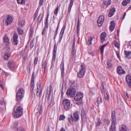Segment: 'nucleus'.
Here are the masks:
<instances>
[{"label": "nucleus", "instance_id": "nucleus-43", "mask_svg": "<svg viewBox=\"0 0 131 131\" xmlns=\"http://www.w3.org/2000/svg\"><path fill=\"white\" fill-rule=\"evenodd\" d=\"M74 1V0H70L69 5L68 8H69L70 9H71V7L73 4Z\"/></svg>", "mask_w": 131, "mask_h": 131}, {"label": "nucleus", "instance_id": "nucleus-14", "mask_svg": "<svg viewBox=\"0 0 131 131\" xmlns=\"http://www.w3.org/2000/svg\"><path fill=\"white\" fill-rule=\"evenodd\" d=\"M3 42L6 46H8L9 43V39L8 37L6 35L3 37Z\"/></svg>", "mask_w": 131, "mask_h": 131}, {"label": "nucleus", "instance_id": "nucleus-10", "mask_svg": "<svg viewBox=\"0 0 131 131\" xmlns=\"http://www.w3.org/2000/svg\"><path fill=\"white\" fill-rule=\"evenodd\" d=\"M104 20V17L103 15H101L97 19V22L98 26H101L102 25Z\"/></svg>", "mask_w": 131, "mask_h": 131}, {"label": "nucleus", "instance_id": "nucleus-7", "mask_svg": "<svg viewBox=\"0 0 131 131\" xmlns=\"http://www.w3.org/2000/svg\"><path fill=\"white\" fill-rule=\"evenodd\" d=\"M13 21V18L9 15H7L5 17L4 22L5 21V23L6 25L10 24Z\"/></svg>", "mask_w": 131, "mask_h": 131}, {"label": "nucleus", "instance_id": "nucleus-44", "mask_svg": "<svg viewBox=\"0 0 131 131\" xmlns=\"http://www.w3.org/2000/svg\"><path fill=\"white\" fill-rule=\"evenodd\" d=\"M34 72H33L32 74V76L31 78V82H34Z\"/></svg>", "mask_w": 131, "mask_h": 131}, {"label": "nucleus", "instance_id": "nucleus-2", "mask_svg": "<svg viewBox=\"0 0 131 131\" xmlns=\"http://www.w3.org/2000/svg\"><path fill=\"white\" fill-rule=\"evenodd\" d=\"M86 68V66L84 64L82 63L81 64L77 73V75L79 78H82L84 75Z\"/></svg>", "mask_w": 131, "mask_h": 131}, {"label": "nucleus", "instance_id": "nucleus-24", "mask_svg": "<svg viewBox=\"0 0 131 131\" xmlns=\"http://www.w3.org/2000/svg\"><path fill=\"white\" fill-rule=\"evenodd\" d=\"M7 65L10 69H11L14 67V63L13 61H10L8 62Z\"/></svg>", "mask_w": 131, "mask_h": 131}, {"label": "nucleus", "instance_id": "nucleus-29", "mask_svg": "<svg viewBox=\"0 0 131 131\" xmlns=\"http://www.w3.org/2000/svg\"><path fill=\"white\" fill-rule=\"evenodd\" d=\"M57 49V47L56 44L54 45L53 49V57H55L56 56V53Z\"/></svg>", "mask_w": 131, "mask_h": 131}, {"label": "nucleus", "instance_id": "nucleus-55", "mask_svg": "<svg viewBox=\"0 0 131 131\" xmlns=\"http://www.w3.org/2000/svg\"><path fill=\"white\" fill-rule=\"evenodd\" d=\"M114 42L115 43V46L117 48L119 47V46L118 42L117 41H116L115 40Z\"/></svg>", "mask_w": 131, "mask_h": 131}, {"label": "nucleus", "instance_id": "nucleus-35", "mask_svg": "<svg viewBox=\"0 0 131 131\" xmlns=\"http://www.w3.org/2000/svg\"><path fill=\"white\" fill-rule=\"evenodd\" d=\"M34 82H31L30 91L32 93H33L34 92L33 91V89L34 88Z\"/></svg>", "mask_w": 131, "mask_h": 131}, {"label": "nucleus", "instance_id": "nucleus-61", "mask_svg": "<svg viewBox=\"0 0 131 131\" xmlns=\"http://www.w3.org/2000/svg\"><path fill=\"white\" fill-rule=\"evenodd\" d=\"M3 74L5 75V77H7V76L8 74L7 72L4 71L3 72Z\"/></svg>", "mask_w": 131, "mask_h": 131}, {"label": "nucleus", "instance_id": "nucleus-41", "mask_svg": "<svg viewBox=\"0 0 131 131\" xmlns=\"http://www.w3.org/2000/svg\"><path fill=\"white\" fill-rule=\"evenodd\" d=\"M17 3L19 4H24L25 3V0H16Z\"/></svg>", "mask_w": 131, "mask_h": 131}, {"label": "nucleus", "instance_id": "nucleus-17", "mask_svg": "<svg viewBox=\"0 0 131 131\" xmlns=\"http://www.w3.org/2000/svg\"><path fill=\"white\" fill-rule=\"evenodd\" d=\"M73 118L75 122L77 121L79 119V116L78 113L77 111H76L73 113Z\"/></svg>", "mask_w": 131, "mask_h": 131}, {"label": "nucleus", "instance_id": "nucleus-25", "mask_svg": "<svg viewBox=\"0 0 131 131\" xmlns=\"http://www.w3.org/2000/svg\"><path fill=\"white\" fill-rule=\"evenodd\" d=\"M111 25L110 27V30L112 31L115 28V25L114 21H112L111 22Z\"/></svg>", "mask_w": 131, "mask_h": 131}, {"label": "nucleus", "instance_id": "nucleus-38", "mask_svg": "<svg viewBox=\"0 0 131 131\" xmlns=\"http://www.w3.org/2000/svg\"><path fill=\"white\" fill-rule=\"evenodd\" d=\"M104 122L105 125L107 126H108L110 123V122L109 120L107 119H105Z\"/></svg>", "mask_w": 131, "mask_h": 131}, {"label": "nucleus", "instance_id": "nucleus-54", "mask_svg": "<svg viewBox=\"0 0 131 131\" xmlns=\"http://www.w3.org/2000/svg\"><path fill=\"white\" fill-rule=\"evenodd\" d=\"M59 9V6H57V7L55 9L54 12V14H58V10Z\"/></svg>", "mask_w": 131, "mask_h": 131}, {"label": "nucleus", "instance_id": "nucleus-4", "mask_svg": "<svg viewBox=\"0 0 131 131\" xmlns=\"http://www.w3.org/2000/svg\"><path fill=\"white\" fill-rule=\"evenodd\" d=\"M52 87V85L51 84H50L49 85V89L48 88L47 89V93L46 95V100L47 101L48 103L49 104L51 103L50 102H49V100L51 95Z\"/></svg>", "mask_w": 131, "mask_h": 131}, {"label": "nucleus", "instance_id": "nucleus-62", "mask_svg": "<svg viewBox=\"0 0 131 131\" xmlns=\"http://www.w3.org/2000/svg\"><path fill=\"white\" fill-rule=\"evenodd\" d=\"M104 48H103V47H101V53H102L103 52Z\"/></svg>", "mask_w": 131, "mask_h": 131}, {"label": "nucleus", "instance_id": "nucleus-20", "mask_svg": "<svg viewBox=\"0 0 131 131\" xmlns=\"http://www.w3.org/2000/svg\"><path fill=\"white\" fill-rule=\"evenodd\" d=\"M116 112L113 111L112 112L111 114L112 122L117 123L115 118Z\"/></svg>", "mask_w": 131, "mask_h": 131}, {"label": "nucleus", "instance_id": "nucleus-21", "mask_svg": "<svg viewBox=\"0 0 131 131\" xmlns=\"http://www.w3.org/2000/svg\"><path fill=\"white\" fill-rule=\"evenodd\" d=\"M116 123H117L112 122L110 131H116L115 125Z\"/></svg>", "mask_w": 131, "mask_h": 131}, {"label": "nucleus", "instance_id": "nucleus-36", "mask_svg": "<svg viewBox=\"0 0 131 131\" xmlns=\"http://www.w3.org/2000/svg\"><path fill=\"white\" fill-rule=\"evenodd\" d=\"M102 102V100L101 96H100L98 98L97 102L98 104H100Z\"/></svg>", "mask_w": 131, "mask_h": 131}, {"label": "nucleus", "instance_id": "nucleus-30", "mask_svg": "<svg viewBox=\"0 0 131 131\" xmlns=\"http://www.w3.org/2000/svg\"><path fill=\"white\" fill-rule=\"evenodd\" d=\"M124 52L126 57L129 56L131 54V51L130 50L127 51L126 50L124 51Z\"/></svg>", "mask_w": 131, "mask_h": 131}, {"label": "nucleus", "instance_id": "nucleus-12", "mask_svg": "<svg viewBox=\"0 0 131 131\" xmlns=\"http://www.w3.org/2000/svg\"><path fill=\"white\" fill-rule=\"evenodd\" d=\"M66 27V26L65 25H64L61 29L60 32L59 38V41L60 42H61L62 38Z\"/></svg>", "mask_w": 131, "mask_h": 131}, {"label": "nucleus", "instance_id": "nucleus-59", "mask_svg": "<svg viewBox=\"0 0 131 131\" xmlns=\"http://www.w3.org/2000/svg\"><path fill=\"white\" fill-rule=\"evenodd\" d=\"M38 60V58H35L34 61V64L35 65L37 64Z\"/></svg>", "mask_w": 131, "mask_h": 131}, {"label": "nucleus", "instance_id": "nucleus-49", "mask_svg": "<svg viewBox=\"0 0 131 131\" xmlns=\"http://www.w3.org/2000/svg\"><path fill=\"white\" fill-rule=\"evenodd\" d=\"M104 97L107 100H108L109 99V95L108 94V93H106L105 94Z\"/></svg>", "mask_w": 131, "mask_h": 131}, {"label": "nucleus", "instance_id": "nucleus-22", "mask_svg": "<svg viewBox=\"0 0 131 131\" xmlns=\"http://www.w3.org/2000/svg\"><path fill=\"white\" fill-rule=\"evenodd\" d=\"M106 36V34L105 32L102 33L101 35V42L103 43L104 41L105 40V38Z\"/></svg>", "mask_w": 131, "mask_h": 131}, {"label": "nucleus", "instance_id": "nucleus-33", "mask_svg": "<svg viewBox=\"0 0 131 131\" xmlns=\"http://www.w3.org/2000/svg\"><path fill=\"white\" fill-rule=\"evenodd\" d=\"M17 30L18 33L20 35H22L24 33V31L23 30L20 28V27H18Z\"/></svg>", "mask_w": 131, "mask_h": 131}, {"label": "nucleus", "instance_id": "nucleus-1", "mask_svg": "<svg viewBox=\"0 0 131 131\" xmlns=\"http://www.w3.org/2000/svg\"><path fill=\"white\" fill-rule=\"evenodd\" d=\"M13 115L15 118L20 117L22 115L23 111V108L20 106L15 107L14 110Z\"/></svg>", "mask_w": 131, "mask_h": 131}, {"label": "nucleus", "instance_id": "nucleus-39", "mask_svg": "<svg viewBox=\"0 0 131 131\" xmlns=\"http://www.w3.org/2000/svg\"><path fill=\"white\" fill-rule=\"evenodd\" d=\"M93 38L92 37H90L88 39V42H87V44L88 45H91L92 44V41Z\"/></svg>", "mask_w": 131, "mask_h": 131}, {"label": "nucleus", "instance_id": "nucleus-52", "mask_svg": "<svg viewBox=\"0 0 131 131\" xmlns=\"http://www.w3.org/2000/svg\"><path fill=\"white\" fill-rule=\"evenodd\" d=\"M46 28H46V27H44V28L43 29L42 31V35H45V32L46 30Z\"/></svg>", "mask_w": 131, "mask_h": 131}, {"label": "nucleus", "instance_id": "nucleus-6", "mask_svg": "<svg viewBox=\"0 0 131 131\" xmlns=\"http://www.w3.org/2000/svg\"><path fill=\"white\" fill-rule=\"evenodd\" d=\"M75 89L76 88L74 87L68 89L66 92L67 95L70 97H73L76 93Z\"/></svg>", "mask_w": 131, "mask_h": 131}, {"label": "nucleus", "instance_id": "nucleus-56", "mask_svg": "<svg viewBox=\"0 0 131 131\" xmlns=\"http://www.w3.org/2000/svg\"><path fill=\"white\" fill-rule=\"evenodd\" d=\"M18 121L15 122L14 123V127L15 128L18 125Z\"/></svg>", "mask_w": 131, "mask_h": 131}, {"label": "nucleus", "instance_id": "nucleus-9", "mask_svg": "<svg viewBox=\"0 0 131 131\" xmlns=\"http://www.w3.org/2000/svg\"><path fill=\"white\" fill-rule=\"evenodd\" d=\"M83 96V93L81 92H78L75 96L74 99L76 101H79L82 100Z\"/></svg>", "mask_w": 131, "mask_h": 131}, {"label": "nucleus", "instance_id": "nucleus-42", "mask_svg": "<svg viewBox=\"0 0 131 131\" xmlns=\"http://www.w3.org/2000/svg\"><path fill=\"white\" fill-rule=\"evenodd\" d=\"M64 61L63 60L62 61L61 66H60V67H61V70H62V71L63 70H64Z\"/></svg>", "mask_w": 131, "mask_h": 131}, {"label": "nucleus", "instance_id": "nucleus-28", "mask_svg": "<svg viewBox=\"0 0 131 131\" xmlns=\"http://www.w3.org/2000/svg\"><path fill=\"white\" fill-rule=\"evenodd\" d=\"M112 61V59L111 58L109 59L107 62V66L108 68H110L112 67V64L111 62Z\"/></svg>", "mask_w": 131, "mask_h": 131}, {"label": "nucleus", "instance_id": "nucleus-58", "mask_svg": "<svg viewBox=\"0 0 131 131\" xmlns=\"http://www.w3.org/2000/svg\"><path fill=\"white\" fill-rule=\"evenodd\" d=\"M43 0H40L39 2V5L41 6L43 4Z\"/></svg>", "mask_w": 131, "mask_h": 131}, {"label": "nucleus", "instance_id": "nucleus-5", "mask_svg": "<svg viewBox=\"0 0 131 131\" xmlns=\"http://www.w3.org/2000/svg\"><path fill=\"white\" fill-rule=\"evenodd\" d=\"M63 105L64 109L66 110H67L70 108V102L69 100L64 99L63 101Z\"/></svg>", "mask_w": 131, "mask_h": 131}, {"label": "nucleus", "instance_id": "nucleus-18", "mask_svg": "<svg viewBox=\"0 0 131 131\" xmlns=\"http://www.w3.org/2000/svg\"><path fill=\"white\" fill-rule=\"evenodd\" d=\"M126 79L129 86L131 88V76L129 75H127L126 77Z\"/></svg>", "mask_w": 131, "mask_h": 131}, {"label": "nucleus", "instance_id": "nucleus-64", "mask_svg": "<svg viewBox=\"0 0 131 131\" xmlns=\"http://www.w3.org/2000/svg\"><path fill=\"white\" fill-rule=\"evenodd\" d=\"M128 45L130 46H131V41L129 42Z\"/></svg>", "mask_w": 131, "mask_h": 131}, {"label": "nucleus", "instance_id": "nucleus-50", "mask_svg": "<svg viewBox=\"0 0 131 131\" xmlns=\"http://www.w3.org/2000/svg\"><path fill=\"white\" fill-rule=\"evenodd\" d=\"M17 131H25V130L23 128L19 127L17 129Z\"/></svg>", "mask_w": 131, "mask_h": 131}, {"label": "nucleus", "instance_id": "nucleus-57", "mask_svg": "<svg viewBox=\"0 0 131 131\" xmlns=\"http://www.w3.org/2000/svg\"><path fill=\"white\" fill-rule=\"evenodd\" d=\"M122 5L123 6H125L127 5V2H125V1H123L122 2Z\"/></svg>", "mask_w": 131, "mask_h": 131}, {"label": "nucleus", "instance_id": "nucleus-8", "mask_svg": "<svg viewBox=\"0 0 131 131\" xmlns=\"http://www.w3.org/2000/svg\"><path fill=\"white\" fill-rule=\"evenodd\" d=\"M81 118L82 124H84L86 121V116L85 110L82 108L81 110Z\"/></svg>", "mask_w": 131, "mask_h": 131}, {"label": "nucleus", "instance_id": "nucleus-19", "mask_svg": "<svg viewBox=\"0 0 131 131\" xmlns=\"http://www.w3.org/2000/svg\"><path fill=\"white\" fill-rule=\"evenodd\" d=\"M119 131H129V129L124 125H122L119 127Z\"/></svg>", "mask_w": 131, "mask_h": 131}, {"label": "nucleus", "instance_id": "nucleus-16", "mask_svg": "<svg viewBox=\"0 0 131 131\" xmlns=\"http://www.w3.org/2000/svg\"><path fill=\"white\" fill-rule=\"evenodd\" d=\"M115 8L114 7L111 8L108 14V17H112L114 14L115 12Z\"/></svg>", "mask_w": 131, "mask_h": 131}, {"label": "nucleus", "instance_id": "nucleus-11", "mask_svg": "<svg viewBox=\"0 0 131 131\" xmlns=\"http://www.w3.org/2000/svg\"><path fill=\"white\" fill-rule=\"evenodd\" d=\"M18 35L16 33L14 34L13 36V39L12 40L13 43L15 45H17L18 44Z\"/></svg>", "mask_w": 131, "mask_h": 131}, {"label": "nucleus", "instance_id": "nucleus-15", "mask_svg": "<svg viewBox=\"0 0 131 131\" xmlns=\"http://www.w3.org/2000/svg\"><path fill=\"white\" fill-rule=\"evenodd\" d=\"M117 73L119 75L124 74L125 73V71L123 69L122 67L121 66H118L117 67Z\"/></svg>", "mask_w": 131, "mask_h": 131}, {"label": "nucleus", "instance_id": "nucleus-3", "mask_svg": "<svg viewBox=\"0 0 131 131\" xmlns=\"http://www.w3.org/2000/svg\"><path fill=\"white\" fill-rule=\"evenodd\" d=\"M25 93L23 89L21 88L18 90L16 94V99L17 102L21 101L23 98Z\"/></svg>", "mask_w": 131, "mask_h": 131}, {"label": "nucleus", "instance_id": "nucleus-37", "mask_svg": "<svg viewBox=\"0 0 131 131\" xmlns=\"http://www.w3.org/2000/svg\"><path fill=\"white\" fill-rule=\"evenodd\" d=\"M111 3V0H108V1H105L104 2V4L106 5V7H107Z\"/></svg>", "mask_w": 131, "mask_h": 131}, {"label": "nucleus", "instance_id": "nucleus-40", "mask_svg": "<svg viewBox=\"0 0 131 131\" xmlns=\"http://www.w3.org/2000/svg\"><path fill=\"white\" fill-rule=\"evenodd\" d=\"M76 53V50H75V48H72V56L73 57H75Z\"/></svg>", "mask_w": 131, "mask_h": 131}, {"label": "nucleus", "instance_id": "nucleus-31", "mask_svg": "<svg viewBox=\"0 0 131 131\" xmlns=\"http://www.w3.org/2000/svg\"><path fill=\"white\" fill-rule=\"evenodd\" d=\"M25 24V21L24 20H22L21 21H19L18 23V25H19L18 27L21 26V27L23 26Z\"/></svg>", "mask_w": 131, "mask_h": 131}, {"label": "nucleus", "instance_id": "nucleus-53", "mask_svg": "<svg viewBox=\"0 0 131 131\" xmlns=\"http://www.w3.org/2000/svg\"><path fill=\"white\" fill-rule=\"evenodd\" d=\"M124 95L126 99L127 100H128L129 99V96L127 93V92H125Z\"/></svg>", "mask_w": 131, "mask_h": 131}, {"label": "nucleus", "instance_id": "nucleus-63", "mask_svg": "<svg viewBox=\"0 0 131 131\" xmlns=\"http://www.w3.org/2000/svg\"><path fill=\"white\" fill-rule=\"evenodd\" d=\"M60 131H65V130L63 127H61L60 129Z\"/></svg>", "mask_w": 131, "mask_h": 131}, {"label": "nucleus", "instance_id": "nucleus-34", "mask_svg": "<svg viewBox=\"0 0 131 131\" xmlns=\"http://www.w3.org/2000/svg\"><path fill=\"white\" fill-rule=\"evenodd\" d=\"M80 19L79 18L78 19V23H77V34L78 33V32H79V31L80 30Z\"/></svg>", "mask_w": 131, "mask_h": 131}, {"label": "nucleus", "instance_id": "nucleus-45", "mask_svg": "<svg viewBox=\"0 0 131 131\" xmlns=\"http://www.w3.org/2000/svg\"><path fill=\"white\" fill-rule=\"evenodd\" d=\"M30 30L29 32V37H31L33 35V31L32 28H30Z\"/></svg>", "mask_w": 131, "mask_h": 131}, {"label": "nucleus", "instance_id": "nucleus-48", "mask_svg": "<svg viewBox=\"0 0 131 131\" xmlns=\"http://www.w3.org/2000/svg\"><path fill=\"white\" fill-rule=\"evenodd\" d=\"M11 54L9 52H7L5 53V56L7 57H10Z\"/></svg>", "mask_w": 131, "mask_h": 131}, {"label": "nucleus", "instance_id": "nucleus-13", "mask_svg": "<svg viewBox=\"0 0 131 131\" xmlns=\"http://www.w3.org/2000/svg\"><path fill=\"white\" fill-rule=\"evenodd\" d=\"M37 95L39 97H40L41 96L42 92V88L41 87L40 85H39V87L37 86Z\"/></svg>", "mask_w": 131, "mask_h": 131}, {"label": "nucleus", "instance_id": "nucleus-51", "mask_svg": "<svg viewBox=\"0 0 131 131\" xmlns=\"http://www.w3.org/2000/svg\"><path fill=\"white\" fill-rule=\"evenodd\" d=\"M38 12L37 10L36 11L34 15V20H35L36 19L37 15L38 14Z\"/></svg>", "mask_w": 131, "mask_h": 131}, {"label": "nucleus", "instance_id": "nucleus-23", "mask_svg": "<svg viewBox=\"0 0 131 131\" xmlns=\"http://www.w3.org/2000/svg\"><path fill=\"white\" fill-rule=\"evenodd\" d=\"M47 68V62L46 61H44L42 63V68L44 73L45 72Z\"/></svg>", "mask_w": 131, "mask_h": 131}, {"label": "nucleus", "instance_id": "nucleus-26", "mask_svg": "<svg viewBox=\"0 0 131 131\" xmlns=\"http://www.w3.org/2000/svg\"><path fill=\"white\" fill-rule=\"evenodd\" d=\"M68 120L71 124H72L73 121L75 122V120L72 115H71L69 116Z\"/></svg>", "mask_w": 131, "mask_h": 131}, {"label": "nucleus", "instance_id": "nucleus-47", "mask_svg": "<svg viewBox=\"0 0 131 131\" xmlns=\"http://www.w3.org/2000/svg\"><path fill=\"white\" fill-rule=\"evenodd\" d=\"M65 117L63 115H61L59 117V120H63L65 118Z\"/></svg>", "mask_w": 131, "mask_h": 131}, {"label": "nucleus", "instance_id": "nucleus-46", "mask_svg": "<svg viewBox=\"0 0 131 131\" xmlns=\"http://www.w3.org/2000/svg\"><path fill=\"white\" fill-rule=\"evenodd\" d=\"M40 15L41 14H40L38 19V20L39 22H40L41 21L43 17V16L42 15L41 17H40Z\"/></svg>", "mask_w": 131, "mask_h": 131}, {"label": "nucleus", "instance_id": "nucleus-27", "mask_svg": "<svg viewBox=\"0 0 131 131\" xmlns=\"http://www.w3.org/2000/svg\"><path fill=\"white\" fill-rule=\"evenodd\" d=\"M95 126H100L101 123V121L100 119L98 118L96 119V121L95 122Z\"/></svg>", "mask_w": 131, "mask_h": 131}, {"label": "nucleus", "instance_id": "nucleus-60", "mask_svg": "<svg viewBox=\"0 0 131 131\" xmlns=\"http://www.w3.org/2000/svg\"><path fill=\"white\" fill-rule=\"evenodd\" d=\"M61 74L62 77H63L64 76V70H61Z\"/></svg>", "mask_w": 131, "mask_h": 131}, {"label": "nucleus", "instance_id": "nucleus-32", "mask_svg": "<svg viewBox=\"0 0 131 131\" xmlns=\"http://www.w3.org/2000/svg\"><path fill=\"white\" fill-rule=\"evenodd\" d=\"M49 15L48 14H47V17H46V19L45 20V27L47 28H48V17H49Z\"/></svg>", "mask_w": 131, "mask_h": 131}]
</instances>
